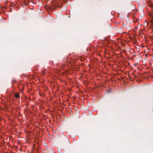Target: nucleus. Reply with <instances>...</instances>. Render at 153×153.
I'll list each match as a JSON object with an SVG mask.
<instances>
[{
  "label": "nucleus",
  "mask_w": 153,
  "mask_h": 153,
  "mask_svg": "<svg viewBox=\"0 0 153 153\" xmlns=\"http://www.w3.org/2000/svg\"><path fill=\"white\" fill-rule=\"evenodd\" d=\"M38 0V1H39V0Z\"/></svg>",
  "instance_id": "5"
},
{
  "label": "nucleus",
  "mask_w": 153,
  "mask_h": 153,
  "mask_svg": "<svg viewBox=\"0 0 153 153\" xmlns=\"http://www.w3.org/2000/svg\"><path fill=\"white\" fill-rule=\"evenodd\" d=\"M51 6H52L53 7H56L59 6L58 4H57L56 1H53L51 3Z\"/></svg>",
  "instance_id": "1"
},
{
  "label": "nucleus",
  "mask_w": 153,
  "mask_h": 153,
  "mask_svg": "<svg viewBox=\"0 0 153 153\" xmlns=\"http://www.w3.org/2000/svg\"><path fill=\"white\" fill-rule=\"evenodd\" d=\"M150 16L151 17V19L150 20V22L152 23L153 24V16L152 15H150Z\"/></svg>",
  "instance_id": "3"
},
{
  "label": "nucleus",
  "mask_w": 153,
  "mask_h": 153,
  "mask_svg": "<svg viewBox=\"0 0 153 153\" xmlns=\"http://www.w3.org/2000/svg\"><path fill=\"white\" fill-rule=\"evenodd\" d=\"M12 82L13 83H14L16 82V81L15 79H13L12 81Z\"/></svg>",
  "instance_id": "4"
},
{
  "label": "nucleus",
  "mask_w": 153,
  "mask_h": 153,
  "mask_svg": "<svg viewBox=\"0 0 153 153\" xmlns=\"http://www.w3.org/2000/svg\"><path fill=\"white\" fill-rule=\"evenodd\" d=\"M14 97L15 98H20V95L19 93H15Z\"/></svg>",
  "instance_id": "2"
}]
</instances>
